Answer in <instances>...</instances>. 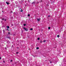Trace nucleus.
Masks as SVG:
<instances>
[{
    "label": "nucleus",
    "instance_id": "obj_14",
    "mask_svg": "<svg viewBox=\"0 0 66 66\" xmlns=\"http://www.w3.org/2000/svg\"><path fill=\"white\" fill-rule=\"evenodd\" d=\"M20 10H21V11L20 10L21 12H22V9H20Z\"/></svg>",
    "mask_w": 66,
    "mask_h": 66
},
{
    "label": "nucleus",
    "instance_id": "obj_25",
    "mask_svg": "<svg viewBox=\"0 0 66 66\" xmlns=\"http://www.w3.org/2000/svg\"><path fill=\"white\" fill-rule=\"evenodd\" d=\"M16 53H17H17H18V52H17Z\"/></svg>",
    "mask_w": 66,
    "mask_h": 66
},
{
    "label": "nucleus",
    "instance_id": "obj_1",
    "mask_svg": "<svg viewBox=\"0 0 66 66\" xmlns=\"http://www.w3.org/2000/svg\"><path fill=\"white\" fill-rule=\"evenodd\" d=\"M23 28L24 29V30H25L26 31H28V29L26 28Z\"/></svg>",
    "mask_w": 66,
    "mask_h": 66
},
{
    "label": "nucleus",
    "instance_id": "obj_23",
    "mask_svg": "<svg viewBox=\"0 0 66 66\" xmlns=\"http://www.w3.org/2000/svg\"><path fill=\"white\" fill-rule=\"evenodd\" d=\"M26 2H27V1H25V3H26Z\"/></svg>",
    "mask_w": 66,
    "mask_h": 66
},
{
    "label": "nucleus",
    "instance_id": "obj_17",
    "mask_svg": "<svg viewBox=\"0 0 66 66\" xmlns=\"http://www.w3.org/2000/svg\"><path fill=\"white\" fill-rule=\"evenodd\" d=\"M33 30V29H32V28L30 29V30Z\"/></svg>",
    "mask_w": 66,
    "mask_h": 66
},
{
    "label": "nucleus",
    "instance_id": "obj_10",
    "mask_svg": "<svg viewBox=\"0 0 66 66\" xmlns=\"http://www.w3.org/2000/svg\"><path fill=\"white\" fill-rule=\"evenodd\" d=\"M44 43H45L46 42V40H44V41H43Z\"/></svg>",
    "mask_w": 66,
    "mask_h": 66
},
{
    "label": "nucleus",
    "instance_id": "obj_7",
    "mask_svg": "<svg viewBox=\"0 0 66 66\" xmlns=\"http://www.w3.org/2000/svg\"><path fill=\"white\" fill-rule=\"evenodd\" d=\"M6 3L7 4H9V3L7 2H6Z\"/></svg>",
    "mask_w": 66,
    "mask_h": 66
},
{
    "label": "nucleus",
    "instance_id": "obj_21",
    "mask_svg": "<svg viewBox=\"0 0 66 66\" xmlns=\"http://www.w3.org/2000/svg\"><path fill=\"white\" fill-rule=\"evenodd\" d=\"M11 62H12V61H13V60H11L10 61Z\"/></svg>",
    "mask_w": 66,
    "mask_h": 66
},
{
    "label": "nucleus",
    "instance_id": "obj_9",
    "mask_svg": "<svg viewBox=\"0 0 66 66\" xmlns=\"http://www.w3.org/2000/svg\"><path fill=\"white\" fill-rule=\"evenodd\" d=\"M57 37H60V36L59 35H58L57 36Z\"/></svg>",
    "mask_w": 66,
    "mask_h": 66
},
{
    "label": "nucleus",
    "instance_id": "obj_26",
    "mask_svg": "<svg viewBox=\"0 0 66 66\" xmlns=\"http://www.w3.org/2000/svg\"><path fill=\"white\" fill-rule=\"evenodd\" d=\"M18 48H19L18 47V48H18Z\"/></svg>",
    "mask_w": 66,
    "mask_h": 66
},
{
    "label": "nucleus",
    "instance_id": "obj_16",
    "mask_svg": "<svg viewBox=\"0 0 66 66\" xmlns=\"http://www.w3.org/2000/svg\"><path fill=\"white\" fill-rule=\"evenodd\" d=\"M8 34H11V33L10 32H8Z\"/></svg>",
    "mask_w": 66,
    "mask_h": 66
},
{
    "label": "nucleus",
    "instance_id": "obj_27",
    "mask_svg": "<svg viewBox=\"0 0 66 66\" xmlns=\"http://www.w3.org/2000/svg\"><path fill=\"white\" fill-rule=\"evenodd\" d=\"M28 1L29 2V0H28Z\"/></svg>",
    "mask_w": 66,
    "mask_h": 66
},
{
    "label": "nucleus",
    "instance_id": "obj_11",
    "mask_svg": "<svg viewBox=\"0 0 66 66\" xmlns=\"http://www.w3.org/2000/svg\"><path fill=\"white\" fill-rule=\"evenodd\" d=\"M36 49H39V48H38V47H37L36 48Z\"/></svg>",
    "mask_w": 66,
    "mask_h": 66
},
{
    "label": "nucleus",
    "instance_id": "obj_6",
    "mask_svg": "<svg viewBox=\"0 0 66 66\" xmlns=\"http://www.w3.org/2000/svg\"><path fill=\"white\" fill-rule=\"evenodd\" d=\"M32 4H35V3H34V2H33L32 3Z\"/></svg>",
    "mask_w": 66,
    "mask_h": 66
},
{
    "label": "nucleus",
    "instance_id": "obj_24",
    "mask_svg": "<svg viewBox=\"0 0 66 66\" xmlns=\"http://www.w3.org/2000/svg\"><path fill=\"white\" fill-rule=\"evenodd\" d=\"M1 59V57H0V59Z\"/></svg>",
    "mask_w": 66,
    "mask_h": 66
},
{
    "label": "nucleus",
    "instance_id": "obj_8",
    "mask_svg": "<svg viewBox=\"0 0 66 66\" xmlns=\"http://www.w3.org/2000/svg\"><path fill=\"white\" fill-rule=\"evenodd\" d=\"M48 29H49V30H50V27H48Z\"/></svg>",
    "mask_w": 66,
    "mask_h": 66
},
{
    "label": "nucleus",
    "instance_id": "obj_12",
    "mask_svg": "<svg viewBox=\"0 0 66 66\" xmlns=\"http://www.w3.org/2000/svg\"><path fill=\"white\" fill-rule=\"evenodd\" d=\"M40 43H43V42H42V41H40Z\"/></svg>",
    "mask_w": 66,
    "mask_h": 66
},
{
    "label": "nucleus",
    "instance_id": "obj_4",
    "mask_svg": "<svg viewBox=\"0 0 66 66\" xmlns=\"http://www.w3.org/2000/svg\"><path fill=\"white\" fill-rule=\"evenodd\" d=\"M3 32L4 33H5V31L4 30H3Z\"/></svg>",
    "mask_w": 66,
    "mask_h": 66
},
{
    "label": "nucleus",
    "instance_id": "obj_18",
    "mask_svg": "<svg viewBox=\"0 0 66 66\" xmlns=\"http://www.w3.org/2000/svg\"><path fill=\"white\" fill-rule=\"evenodd\" d=\"M38 40H39V38H38Z\"/></svg>",
    "mask_w": 66,
    "mask_h": 66
},
{
    "label": "nucleus",
    "instance_id": "obj_2",
    "mask_svg": "<svg viewBox=\"0 0 66 66\" xmlns=\"http://www.w3.org/2000/svg\"><path fill=\"white\" fill-rule=\"evenodd\" d=\"M37 21H40V19H37Z\"/></svg>",
    "mask_w": 66,
    "mask_h": 66
},
{
    "label": "nucleus",
    "instance_id": "obj_5",
    "mask_svg": "<svg viewBox=\"0 0 66 66\" xmlns=\"http://www.w3.org/2000/svg\"><path fill=\"white\" fill-rule=\"evenodd\" d=\"M7 29H9V28H10V27L9 26H7Z\"/></svg>",
    "mask_w": 66,
    "mask_h": 66
},
{
    "label": "nucleus",
    "instance_id": "obj_3",
    "mask_svg": "<svg viewBox=\"0 0 66 66\" xmlns=\"http://www.w3.org/2000/svg\"><path fill=\"white\" fill-rule=\"evenodd\" d=\"M2 20H4L5 21H6V19H2Z\"/></svg>",
    "mask_w": 66,
    "mask_h": 66
},
{
    "label": "nucleus",
    "instance_id": "obj_15",
    "mask_svg": "<svg viewBox=\"0 0 66 66\" xmlns=\"http://www.w3.org/2000/svg\"><path fill=\"white\" fill-rule=\"evenodd\" d=\"M26 24H24V26H26Z\"/></svg>",
    "mask_w": 66,
    "mask_h": 66
},
{
    "label": "nucleus",
    "instance_id": "obj_19",
    "mask_svg": "<svg viewBox=\"0 0 66 66\" xmlns=\"http://www.w3.org/2000/svg\"><path fill=\"white\" fill-rule=\"evenodd\" d=\"M48 17H50V15H49L48 16Z\"/></svg>",
    "mask_w": 66,
    "mask_h": 66
},
{
    "label": "nucleus",
    "instance_id": "obj_20",
    "mask_svg": "<svg viewBox=\"0 0 66 66\" xmlns=\"http://www.w3.org/2000/svg\"><path fill=\"white\" fill-rule=\"evenodd\" d=\"M3 62L5 63V61H3Z\"/></svg>",
    "mask_w": 66,
    "mask_h": 66
},
{
    "label": "nucleus",
    "instance_id": "obj_13",
    "mask_svg": "<svg viewBox=\"0 0 66 66\" xmlns=\"http://www.w3.org/2000/svg\"><path fill=\"white\" fill-rule=\"evenodd\" d=\"M30 16V15L29 14H28V16Z\"/></svg>",
    "mask_w": 66,
    "mask_h": 66
},
{
    "label": "nucleus",
    "instance_id": "obj_22",
    "mask_svg": "<svg viewBox=\"0 0 66 66\" xmlns=\"http://www.w3.org/2000/svg\"><path fill=\"white\" fill-rule=\"evenodd\" d=\"M50 63H51V64L52 63V62H50Z\"/></svg>",
    "mask_w": 66,
    "mask_h": 66
}]
</instances>
